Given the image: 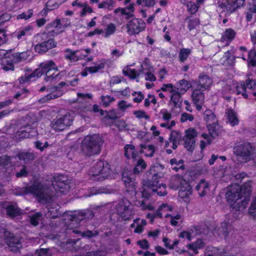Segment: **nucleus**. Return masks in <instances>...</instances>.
Returning a JSON list of instances; mask_svg holds the SVG:
<instances>
[{"mask_svg": "<svg viewBox=\"0 0 256 256\" xmlns=\"http://www.w3.org/2000/svg\"><path fill=\"white\" fill-rule=\"evenodd\" d=\"M124 154L128 158H136L138 156V152L136 150L134 146L132 144H126L124 148Z\"/></svg>", "mask_w": 256, "mask_h": 256, "instance_id": "nucleus-42", "label": "nucleus"}, {"mask_svg": "<svg viewBox=\"0 0 256 256\" xmlns=\"http://www.w3.org/2000/svg\"><path fill=\"white\" fill-rule=\"evenodd\" d=\"M193 229H196V228L193 227L188 230L182 232L180 234V237L186 238L188 240H191L192 239V235L194 233Z\"/></svg>", "mask_w": 256, "mask_h": 256, "instance_id": "nucleus-57", "label": "nucleus"}, {"mask_svg": "<svg viewBox=\"0 0 256 256\" xmlns=\"http://www.w3.org/2000/svg\"><path fill=\"white\" fill-rule=\"evenodd\" d=\"M90 52V48H86L80 51H72L68 50H66L65 54V58L71 62L77 61L78 59H82L84 58Z\"/></svg>", "mask_w": 256, "mask_h": 256, "instance_id": "nucleus-21", "label": "nucleus"}, {"mask_svg": "<svg viewBox=\"0 0 256 256\" xmlns=\"http://www.w3.org/2000/svg\"><path fill=\"white\" fill-rule=\"evenodd\" d=\"M110 165L106 162L99 160L94 163L88 171V175L92 180H102L110 176Z\"/></svg>", "mask_w": 256, "mask_h": 256, "instance_id": "nucleus-5", "label": "nucleus"}, {"mask_svg": "<svg viewBox=\"0 0 256 256\" xmlns=\"http://www.w3.org/2000/svg\"><path fill=\"white\" fill-rule=\"evenodd\" d=\"M118 108L122 112H125L132 108V104L124 100H121L118 103Z\"/></svg>", "mask_w": 256, "mask_h": 256, "instance_id": "nucleus-60", "label": "nucleus"}, {"mask_svg": "<svg viewBox=\"0 0 256 256\" xmlns=\"http://www.w3.org/2000/svg\"><path fill=\"white\" fill-rule=\"evenodd\" d=\"M24 192L26 194H32L42 200H46L50 198V196L46 194L44 186L38 181H36L32 184L26 187Z\"/></svg>", "mask_w": 256, "mask_h": 256, "instance_id": "nucleus-10", "label": "nucleus"}, {"mask_svg": "<svg viewBox=\"0 0 256 256\" xmlns=\"http://www.w3.org/2000/svg\"><path fill=\"white\" fill-rule=\"evenodd\" d=\"M180 138V135L177 131L172 132L169 139L172 142V148L174 150L176 148L178 142Z\"/></svg>", "mask_w": 256, "mask_h": 256, "instance_id": "nucleus-44", "label": "nucleus"}, {"mask_svg": "<svg viewBox=\"0 0 256 256\" xmlns=\"http://www.w3.org/2000/svg\"><path fill=\"white\" fill-rule=\"evenodd\" d=\"M226 114L228 122L231 126H234L238 124L239 120L237 114L232 109L227 110Z\"/></svg>", "mask_w": 256, "mask_h": 256, "instance_id": "nucleus-37", "label": "nucleus"}, {"mask_svg": "<svg viewBox=\"0 0 256 256\" xmlns=\"http://www.w3.org/2000/svg\"><path fill=\"white\" fill-rule=\"evenodd\" d=\"M186 184L187 182L180 176H176L172 177L170 186L173 189L176 190Z\"/></svg>", "mask_w": 256, "mask_h": 256, "instance_id": "nucleus-33", "label": "nucleus"}, {"mask_svg": "<svg viewBox=\"0 0 256 256\" xmlns=\"http://www.w3.org/2000/svg\"><path fill=\"white\" fill-rule=\"evenodd\" d=\"M170 163L172 165V168L177 172L180 169H184V166L183 164V160H178L174 158L170 160Z\"/></svg>", "mask_w": 256, "mask_h": 256, "instance_id": "nucleus-50", "label": "nucleus"}, {"mask_svg": "<svg viewBox=\"0 0 256 256\" xmlns=\"http://www.w3.org/2000/svg\"><path fill=\"white\" fill-rule=\"evenodd\" d=\"M116 12V9L114 10V21H115L118 24L120 25L122 24L124 22L123 20V16H124V14H121L120 12Z\"/></svg>", "mask_w": 256, "mask_h": 256, "instance_id": "nucleus-61", "label": "nucleus"}, {"mask_svg": "<svg viewBox=\"0 0 256 256\" xmlns=\"http://www.w3.org/2000/svg\"><path fill=\"white\" fill-rule=\"evenodd\" d=\"M186 6L188 8V12H190L191 14H195L198 10L200 5H198V4L194 3L192 2H188L186 4Z\"/></svg>", "mask_w": 256, "mask_h": 256, "instance_id": "nucleus-56", "label": "nucleus"}, {"mask_svg": "<svg viewBox=\"0 0 256 256\" xmlns=\"http://www.w3.org/2000/svg\"><path fill=\"white\" fill-rule=\"evenodd\" d=\"M176 92L184 94L189 88V82L185 80H182L176 83L175 85Z\"/></svg>", "mask_w": 256, "mask_h": 256, "instance_id": "nucleus-40", "label": "nucleus"}, {"mask_svg": "<svg viewBox=\"0 0 256 256\" xmlns=\"http://www.w3.org/2000/svg\"><path fill=\"white\" fill-rule=\"evenodd\" d=\"M64 179V176H60L52 182V186L56 192L65 194L68 191L70 187L68 184L65 182Z\"/></svg>", "mask_w": 256, "mask_h": 256, "instance_id": "nucleus-24", "label": "nucleus"}, {"mask_svg": "<svg viewBox=\"0 0 256 256\" xmlns=\"http://www.w3.org/2000/svg\"><path fill=\"white\" fill-rule=\"evenodd\" d=\"M160 166H152L150 171L153 174L152 181H146L144 184L143 187L139 192H135L136 198H138L140 196L144 198L142 200H137L135 204L138 207L141 208L142 210H151L154 209V206L151 203H147L145 198L150 194L152 192H156L160 196H164L167 194L166 190V184H160L158 185V179L161 178L162 174L161 173L154 174L155 169H159Z\"/></svg>", "mask_w": 256, "mask_h": 256, "instance_id": "nucleus-1", "label": "nucleus"}, {"mask_svg": "<svg viewBox=\"0 0 256 256\" xmlns=\"http://www.w3.org/2000/svg\"><path fill=\"white\" fill-rule=\"evenodd\" d=\"M154 151V146L152 145H148L147 146H142V149L140 152L144 154L146 156L152 157L153 156Z\"/></svg>", "mask_w": 256, "mask_h": 256, "instance_id": "nucleus-51", "label": "nucleus"}, {"mask_svg": "<svg viewBox=\"0 0 256 256\" xmlns=\"http://www.w3.org/2000/svg\"><path fill=\"white\" fill-rule=\"evenodd\" d=\"M146 26V24L142 19L134 18L126 24L127 32L130 35L138 34L143 31Z\"/></svg>", "mask_w": 256, "mask_h": 256, "instance_id": "nucleus-17", "label": "nucleus"}, {"mask_svg": "<svg viewBox=\"0 0 256 256\" xmlns=\"http://www.w3.org/2000/svg\"><path fill=\"white\" fill-rule=\"evenodd\" d=\"M248 214L254 218L256 217V198L252 202L249 208Z\"/></svg>", "mask_w": 256, "mask_h": 256, "instance_id": "nucleus-64", "label": "nucleus"}, {"mask_svg": "<svg viewBox=\"0 0 256 256\" xmlns=\"http://www.w3.org/2000/svg\"><path fill=\"white\" fill-rule=\"evenodd\" d=\"M7 214L14 218L22 214L21 210L18 208L16 204H8L5 206Z\"/></svg>", "mask_w": 256, "mask_h": 256, "instance_id": "nucleus-29", "label": "nucleus"}, {"mask_svg": "<svg viewBox=\"0 0 256 256\" xmlns=\"http://www.w3.org/2000/svg\"><path fill=\"white\" fill-rule=\"evenodd\" d=\"M105 66V62L100 61L94 64V66L87 67V70H89V74L96 73L103 69Z\"/></svg>", "mask_w": 256, "mask_h": 256, "instance_id": "nucleus-46", "label": "nucleus"}, {"mask_svg": "<svg viewBox=\"0 0 256 256\" xmlns=\"http://www.w3.org/2000/svg\"><path fill=\"white\" fill-rule=\"evenodd\" d=\"M132 96H134V102L136 103L140 102L144 98V96L142 92H134L132 94Z\"/></svg>", "mask_w": 256, "mask_h": 256, "instance_id": "nucleus-63", "label": "nucleus"}, {"mask_svg": "<svg viewBox=\"0 0 256 256\" xmlns=\"http://www.w3.org/2000/svg\"><path fill=\"white\" fill-rule=\"evenodd\" d=\"M204 120L207 123V128L210 136L215 138L218 134L217 120L215 115L210 110L204 112Z\"/></svg>", "mask_w": 256, "mask_h": 256, "instance_id": "nucleus-12", "label": "nucleus"}, {"mask_svg": "<svg viewBox=\"0 0 256 256\" xmlns=\"http://www.w3.org/2000/svg\"><path fill=\"white\" fill-rule=\"evenodd\" d=\"M0 237H4L6 244L11 248V250L16 251L21 248V244L19 240L13 236L12 234L4 228L0 231Z\"/></svg>", "mask_w": 256, "mask_h": 256, "instance_id": "nucleus-18", "label": "nucleus"}, {"mask_svg": "<svg viewBox=\"0 0 256 256\" xmlns=\"http://www.w3.org/2000/svg\"><path fill=\"white\" fill-rule=\"evenodd\" d=\"M34 38L36 42H37L34 46V50L38 53L46 52L56 46V42L54 40L50 33L39 34H36Z\"/></svg>", "mask_w": 256, "mask_h": 256, "instance_id": "nucleus-7", "label": "nucleus"}, {"mask_svg": "<svg viewBox=\"0 0 256 256\" xmlns=\"http://www.w3.org/2000/svg\"><path fill=\"white\" fill-rule=\"evenodd\" d=\"M232 220L230 218V216L227 214L225 216L224 220L222 222L220 227L218 228V232L216 230L213 232L214 234L218 233V235H222L224 237H226L230 229V224Z\"/></svg>", "mask_w": 256, "mask_h": 256, "instance_id": "nucleus-22", "label": "nucleus"}, {"mask_svg": "<svg viewBox=\"0 0 256 256\" xmlns=\"http://www.w3.org/2000/svg\"><path fill=\"white\" fill-rule=\"evenodd\" d=\"M20 160H22L24 162H28L29 160L34 158V155L32 153L28 152H20L18 155Z\"/></svg>", "mask_w": 256, "mask_h": 256, "instance_id": "nucleus-49", "label": "nucleus"}, {"mask_svg": "<svg viewBox=\"0 0 256 256\" xmlns=\"http://www.w3.org/2000/svg\"><path fill=\"white\" fill-rule=\"evenodd\" d=\"M206 256H228L216 248L208 247L206 252Z\"/></svg>", "mask_w": 256, "mask_h": 256, "instance_id": "nucleus-47", "label": "nucleus"}, {"mask_svg": "<svg viewBox=\"0 0 256 256\" xmlns=\"http://www.w3.org/2000/svg\"><path fill=\"white\" fill-rule=\"evenodd\" d=\"M142 70H136L135 69L130 68L129 66L124 68L122 70L123 74L132 79H135L138 77L141 73L145 74V80L148 81L154 82L156 78L154 74L153 68L150 66L146 62H144L141 64Z\"/></svg>", "mask_w": 256, "mask_h": 256, "instance_id": "nucleus-6", "label": "nucleus"}, {"mask_svg": "<svg viewBox=\"0 0 256 256\" xmlns=\"http://www.w3.org/2000/svg\"><path fill=\"white\" fill-rule=\"evenodd\" d=\"M173 210V207L168 204H162L158 208L156 212L153 214L148 213L146 215V218L150 220V222H153L156 218H162L163 217L168 218L170 216V212Z\"/></svg>", "mask_w": 256, "mask_h": 256, "instance_id": "nucleus-14", "label": "nucleus"}, {"mask_svg": "<svg viewBox=\"0 0 256 256\" xmlns=\"http://www.w3.org/2000/svg\"><path fill=\"white\" fill-rule=\"evenodd\" d=\"M248 62V65L256 66V50L253 49L249 52Z\"/></svg>", "mask_w": 256, "mask_h": 256, "instance_id": "nucleus-52", "label": "nucleus"}, {"mask_svg": "<svg viewBox=\"0 0 256 256\" xmlns=\"http://www.w3.org/2000/svg\"><path fill=\"white\" fill-rule=\"evenodd\" d=\"M74 116L72 112L59 115L52 121L50 126L55 130L62 131L72 124Z\"/></svg>", "mask_w": 256, "mask_h": 256, "instance_id": "nucleus-9", "label": "nucleus"}, {"mask_svg": "<svg viewBox=\"0 0 256 256\" xmlns=\"http://www.w3.org/2000/svg\"><path fill=\"white\" fill-rule=\"evenodd\" d=\"M150 103L156 104V100L154 95L148 94V97L144 100V106L146 107H148L150 105Z\"/></svg>", "mask_w": 256, "mask_h": 256, "instance_id": "nucleus-62", "label": "nucleus"}, {"mask_svg": "<svg viewBox=\"0 0 256 256\" xmlns=\"http://www.w3.org/2000/svg\"><path fill=\"white\" fill-rule=\"evenodd\" d=\"M32 34V28L31 26H26L18 31L16 34L18 39H24V36H30Z\"/></svg>", "mask_w": 256, "mask_h": 256, "instance_id": "nucleus-45", "label": "nucleus"}, {"mask_svg": "<svg viewBox=\"0 0 256 256\" xmlns=\"http://www.w3.org/2000/svg\"><path fill=\"white\" fill-rule=\"evenodd\" d=\"M104 142L102 136L99 134L86 136L82 142V154L88 156L98 154Z\"/></svg>", "mask_w": 256, "mask_h": 256, "instance_id": "nucleus-4", "label": "nucleus"}, {"mask_svg": "<svg viewBox=\"0 0 256 256\" xmlns=\"http://www.w3.org/2000/svg\"><path fill=\"white\" fill-rule=\"evenodd\" d=\"M116 30V27L115 24L110 22L108 24L105 28L103 30V37L108 38L114 34Z\"/></svg>", "mask_w": 256, "mask_h": 256, "instance_id": "nucleus-41", "label": "nucleus"}, {"mask_svg": "<svg viewBox=\"0 0 256 256\" xmlns=\"http://www.w3.org/2000/svg\"><path fill=\"white\" fill-rule=\"evenodd\" d=\"M251 187L252 182L250 180L244 182L242 186L234 184L227 188L226 198L234 209L242 210L246 208L250 200Z\"/></svg>", "mask_w": 256, "mask_h": 256, "instance_id": "nucleus-2", "label": "nucleus"}, {"mask_svg": "<svg viewBox=\"0 0 256 256\" xmlns=\"http://www.w3.org/2000/svg\"><path fill=\"white\" fill-rule=\"evenodd\" d=\"M134 4H130V6L125 8H116V12H120L121 14H124L125 16V18L128 20L132 18L134 16Z\"/></svg>", "mask_w": 256, "mask_h": 256, "instance_id": "nucleus-30", "label": "nucleus"}, {"mask_svg": "<svg viewBox=\"0 0 256 256\" xmlns=\"http://www.w3.org/2000/svg\"><path fill=\"white\" fill-rule=\"evenodd\" d=\"M146 224L147 222L145 220L138 218L133 221L130 227L134 228V232L140 234L144 231V226H146Z\"/></svg>", "mask_w": 256, "mask_h": 256, "instance_id": "nucleus-27", "label": "nucleus"}, {"mask_svg": "<svg viewBox=\"0 0 256 256\" xmlns=\"http://www.w3.org/2000/svg\"><path fill=\"white\" fill-rule=\"evenodd\" d=\"M244 0H222L218 2L219 6L230 13L234 12L237 8L242 6Z\"/></svg>", "mask_w": 256, "mask_h": 256, "instance_id": "nucleus-19", "label": "nucleus"}, {"mask_svg": "<svg viewBox=\"0 0 256 256\" xmlns=\"http://www.w3.org/2000/svg\"><path fill=\"white\" fill-rule=\"evenodd\" d=\"M182 94L178 92L171 94L170 96V102L173 105L174 108H178L181 106L182 100L181 97Z\"/></svg>", "mask_w": 256, "mask_h": 256, "instance_id": "nucleus-36", "label": "nucleus"}, {"mask_svg": "<svg viewBox=\"0 0 256 256\" xmlns=\"http://www.w3.org/2000/svg\"><path fill=\"white\" fill-rule=\"evenodd\" d=\"M70 24V21L68 18H62V20H57L52 24V26L54 28L50 32H54V34H58L62 32Z\"/></svg>", "mask_w": 256, "mask_h": 256, "instance_id": "nucleus-25", "label": "nucleus"}, {"mask_svg": "<svg viewBox=\"0 0 256 256\" xmlns=\"http://www.w3.org/2000/svg\"><path fill=\"white\" fill-rule=\"evenodd\" d=\"M141 172L140 168V166H138L137 164L133 170V173H132L130 170H128L127 168L124 169L122 174V178L126 186L128 188L127 191H134L135 192L136 185L134 182V175L138 174Z\"/></svg>", "mask_w": 256, "mask_h": 256, "instance_id": "nucleus-11", "label": "nucleus"}, {"mask_svg": "<svg viewBox=\"0 0 256 256\" xmlns=\"http://www.w3.org/2000/svg\"><path fill=\"white\" fill-rule=\"evenodd\" d=\"M197 133L196 130L192 128L188 129L186 132V134L184 138V146L188 150H194L195 146V137Z\"/></svg>", "mask_w": 256, "mask_h": 256, "instance_id": "nucleus-20", "label": "nucleus"}, {"mask_svg": "<svg viewBox=\"0 0 256 256\" xmlns=\"http://www.w3.org/2000/svg\"><path fill=\"white\" fill-rule=\"evenodd\" d=\"M160 90L163 92H168L172 94L176 92L175 86L172 84H164L160 88Z\"/></svg>", "mask_w": 256, "mask_h": 256, "instance_id": "nucleus-55", "label": "nucleus"}, {"mask_svg": "<svg viewBox=\"0 0 256 256\" xmlns=\"http://www.w3.org/2000/svg\"><path fill=\"white\" fill-rule=\"evenodd\" d=\"M204 246L205 244L203 240L198 239L195 242L187 244L186 248L192 250L195 254H198V250L204 248Z\"/></svg>", "mask_w": 256, "mask_h": 256, "instance_id": "nucleus-35", "label": "nucleus"}, {"mask_svg": "<svg viewBox=\"0 0 256 256\" xmlns=\"http://www.w3.org/2000/svg\"><path fill=\"white\" fill-rule=\"evenodd\" d=\"M192 52L191 49L188 48H182L180 50L178 53V58L181 62H184L188 58Z\"/></svg>", "mask_w": 256, "mask_h": 256, "instance_id": "nucleus-48", "label": "nucleus"}, {"mask_svg": "<svg viewBox=\"0 0 256 256\" xmlns=\"http://www.w3.org/2000/svg\"><path fill=\"white\" fill-rule=\"evenodd\" d=\"M236 32L232 28L226 29L222 34L221 40L224 42L226 45H228L234 39Z\"/></svg>", "mask_w": 256, "mask_h": 256, "instance_id": "nucleus-31", "label": "nucleus"}, {"mask_svg": "<svg viewBox=\"0 0 256 256\" xmlns=\"http://www.w3.org/2000/svg\"><path fill=\"white\" fill-rule=\"evenodd\" d=\"M14 62L8 58H2L1 60V65L2 69L5 71L13 70H14Z\"/></svg>", "mask_w": 256, "mask_h": 256, "instance_id": "nucleus-43", "label": "nucleus"}, {"mask_svg": "<svg viewBox=\"0 0 256 256\" xmlns=\"http://www.w3.org/2000/svg\"><path fill=\"white\" fill-rule=\"evenodd\" d=\"M210 184L204 180H202L196 186V189L198 192L200 196H203L208 194L210 191Z\"/></svg>", "mask_w": 256, "mask_h": 256, "instance_id": "nucleus-28", "label": "nucleus"}, {"mask_svg": "<svg viewBox=\"0 0 256 256\" xmlns=\"http://www.w3.org/2000/svg\"><path fill=\"white\" fill-rule=\"evenodd\" d=\"M60 92H53L52 93L50 94L44 96V98L40 99V102H45L46 101L57 98L62 95Z\"/></svg>", "mask_w": 256, "mask_h": 256, "instance_id": "nucleus-53", "label": "nucleus"}, {"mask_svg": "<svg viewBox=\"0 0 256 256\" xmlns=\"http://www.w3.org/2000/svg\"><path fill=\"white\" fill-rule=\"evenodd\" d=\"M29 54L26 52H16L9 56L10 59L14 63H18L26 60L28 57Z\"/></svg>", "mask_w": 256, "mask_h": 256, "instance_id": "nucleus-32", "label": "nucleus"}, {"mask_svg": "<svg viewBox=\"0 0 256 256\" xmlns=\"http://www.w3.org/2000/svg\"><path fill=\"white\" fill-rule=\"evenodd\" d=\"M180 188L178 195L180 198L187 199L192 194V188L188 183Z\"/></svg>", "mask_w": 256, "mask_h": 256, "instance_id": "nucleus-39", "label": "nucleus"}, {"mask_svg": "<svg viewBox=\"0 0 256 256\" xmlns=\"http://www.w3.org/2000/svg\"><path fill=\"white\" fill-rule=\"evenodd\" d=\"M202 136L204 138V140L200 141V146L202 150H203L208 144H210L211 138L206 134H202Z\"/></svg>", "mask_w": 256, "mask_h": 256, "instance_id": "nucleus-58", "label": "nucleus"}, {"mask_svg": "<svg viewBox=\"0 0 256 256\" xmlns=\"http://www.w3.org/2000/svg\"><path fill=\"white\" fill-rule=\"evenodd\" d=\"M114 2L112 0H108L106 2H104L98 5V8H104L108 10H111L114 8Z\"/></svg>", "mask_w": 256, "mask_h": 256, "instance_id": "nucleus-54", "label": "nucleus"}, {"mask_svg": "<svg viewBox=\"0 0 256 256\" xmlns=\"http://www.w3.org/2000/svg\"><path fill=\"white\" fill-rule=\"evenodd\" d=\"M52 70L56 72L58 70V68L52 60L46 61L40 64L39 68H36L34 72H28L19 78L18 82L22 85L20 88H23L24 85L28 84L30 82L34 80L36 78L41 76L44 74H46L45 80L46 81L56 79L60 74L54 73L50 74V72Z\"/></svg>", "mask_w": 256, "mask_h": 256, "instance_id": "nucleus-3", "label": "nucleus"}, {"mask_svg": "<svg viewBox=\"0 0 256 256\" xmlns=\"http://www.w3.org/2000/svg\"><path fill=\"white\" fill-rule=\"evenodd\" d=\"M92 98V94L88 93H78L77 98L76 99H73L70 100L71 103L74 102H88L89 100Z\"/></svg>", "mask_w": 256, "mask_h": 256, "instance_id": "nucleus-38", "label": "nucleus"}, {"mask_svg": "<svg viewBox=\"0 0 256 256\" xmlns=\"http://www.w3.org/2000/svg\"><path fill=\"white\" fill-rule=\"evenodd\" d=\"M212 80L206 75L200 76L197 84V88L202 91L208 89L212 84Z\"/></svg>", "mask_w": 256, "mask_h": 256, "instance_id": "nucleus-26", "label": "nucleus"}, {"mask_svg": "<svg viewBox=\"0 0 256 256\" xmlns=\"http://www.w3.org/2000/svg\"><path fill=\"white\" fill-rule=\"evenodd\" d=\"M116 214L122 220L126 221L132 219L135 214L134 206L126 198H124L115 205Z\"/></svg>", "mask_w": 256, "mask_h": 256, "instance_id": "nucleus-8", "label": "nucleus"}, {"mask_svg": "<svg viewBox=\"0 0 256 256\" xmlns=\"http://www.w3.org/2000/svg\"><path fill=\"white\" fill-rule=\"evenodd\" d=\"M192 98L193 103L198 110H200L204 103V96L203 91L199 88H196L192 92Z\"/></svg>", "mask_w": 256, "mask_h": 256, "instance_id": "nucleus-23", "label": "nucleus"}, {"mask_svg": "<svg viewBox=\"0 0 256 256\" xmlns=\"http://www.w3.org/2000/svg\"><path fill=\"white\" fill-rule=\"evenodd\" d=\"M252 147L249 144L234 147V153L238 156V161L246 162L253 158L251 154Z\"/></svg>", "mask_w": 256, "mask_h": 256, "instance_id": "nucleus-13", "label": "nucleus"}, {"mask_svg": "<svg viewBox=\"0 0 256 256\" xmlns=\"http://www.w3.org/2000/svg\"><path fill=\"white\" fill-rule=\"evenodd\" d=\"M246 89V87L243 82H241L238 84L228 82V83L223 87L222 91L224 92V93L230 92L232 93H236L237 94H241L244 98H247L248 96Z\"/></svg>", "mask_w": 256, "mask_h": 256, "instance_id": "nucleus-15", "label": "nucleus"}, {"mask_svg": "<svg viewBox=\"0 0 256 256\" xmlns=\"http://www.w3.org/2000/svg\"><path fill=\"white\" fill-rule=\"evenodd\" d=\"M42 215L39 212L35 213L30 216V222L32 224L36 226L41 220Z\"/></svg>", "mask_w": 256, "mask_h": 256, "instance_id": "nucleus-59", "label": "nucleus"}, {"mask_svg": "<svg viewBox=\"0 0 256 256\" xmlns=\"http://www.w3.org/2000/svg\"><path fill=\"white\" fill-rule=\"evenodd\" d=\"M36 123L34 121H32V124H28L24 126L16 132L15 136L16 138L22 139L36 136L38 132L36 130Z\"/></svg>", "mask_w": 256, "mask_h": 256, "instance_id": "nucleus-16", "label": "nucleus"}, {"mask_svg": "<svg viewBox=\"0 0 256 256\" xmlns=\"http://www.w3.org/2000/svg\"><path fill=\"white\" fill-rule=\"evenodd\" d=\"M64 216L70 217L68 219L71 221V224H69V226L71 228H72V226L70 225L72 224L74 222H78L86 218L85 217V213L83 211H80L76 213H74L72 215H68V214H65Z\"/></svg>", "mask_w": 256, "mask_h": 256, "instance_id": "nucleus-34", "label": "nucleus"}]
</instances>
